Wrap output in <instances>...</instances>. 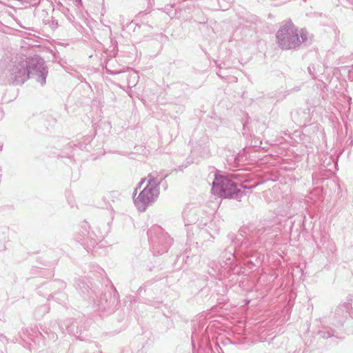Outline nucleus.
<instances>
[{
	"label": "nucleus",
	"mask_w": 353,
	"mask_h": 353,
	"mask_svg": "<svg viewBox=\"0 0 353 353\" xmlns=\"http://www.w3.org/2000/svg\"><path fill=\"white\" fill-rule=\"evenodd\" d=\"M157 196V190L150 185H147L135 199V203L139 208H143L146 204L154 201Z\"/></svg>",
	"instance_id": "2"
},
{
	"label": "nucleus",
	"mask_w": 353,
	"mask_h": 353,
	"mask_svg": "<svg viewBox=\"0 0 353 353\" xmlns=\"http://www.w3.org/2000/svg\"><path fill=\"white\" fill-rule=\"evenodd\" d=\"M278 43L282 48H292L298 40V34L294 26L288 23L282 26L276 35Z\"/></svg>",
	"instance_id": "1"
}]
</instances>
